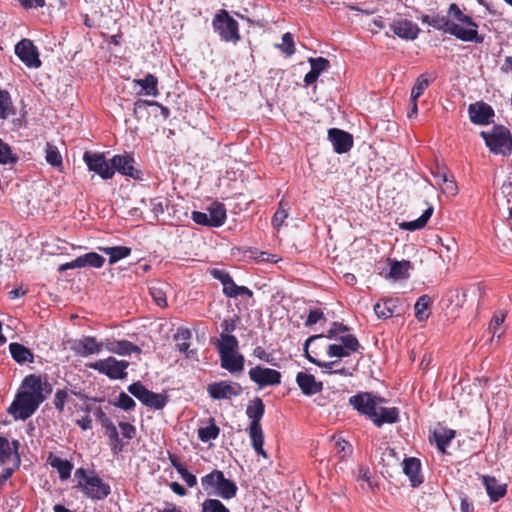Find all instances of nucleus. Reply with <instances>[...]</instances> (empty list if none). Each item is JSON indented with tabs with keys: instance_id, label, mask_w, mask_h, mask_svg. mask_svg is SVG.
<instances>
[{
	"instance_id": "nucleus-1",
	"label": "nucleus",
	"mask_w": 512,
	"mask_h": 512,
	"mask_svg": "<svg viewBox=\"0 0 512 512\" xmlns=\"http://www.w3.org/2000/svg\"><path fill=\"white\" fill-rule=\"evenodd\" d=\"M382 398L372 393H358L349 399L350 404L361 414L366 415L377 427L384 424L396 423L399 419V410L396 407H381Z\"/></svg>"
},
{
	"instance_id": "nucleus-2",
	"label": "nucleus",
	"mask_w": 512,
	"mask_h": 512,
	"mask_svg": "<svg viewBox=\"0 0 512 512\" xmlns=\"http://www.w3.org/2000/svg\"><path fill=\"white\" fill-rule=\"evenodd\" d=\"M64 345L65 350L73 352H141L138 346L126 340L98 342L93 337H83L81 339L68 340Z\"/></svg>"
},
{
	"instance_id": "nucleus-3",
	"label": "nucleus",
	"mask_w": 512,
	"mask_h": 512,
	"mask_svg": "<svg viewBox=\"0 0 512 512\" xmlns=\"http://www.w3.org/2000/svg\"><path fill=\"white\" fill-rule=\"evenodd\" d=\"M327 338H335L340 341V344H327V352H344V349L357 352L360 347L357 338L348 332L347 326L334 322L328 336L319 334L309 337L304 343L303 352H308L312 343L325 342Z\"/></svg>"
},
{
	"instance_id": "nucleus-4",
	"label": "nucleus",
	"mask_w": 512,
	"mask_h": 512,
	"mask_svg": "<svg viewBox=\"0 0 512 512\" xmlns=\"http://www.w3.org/2000/svg\"><path fill=\"white\" fill-rule=\"evenodd\" d=\"M204 493L210 498L230 500L236 497L238 492L237 484L225 477L223 471L213 469L200 479Z\"/></svg>"
},
{
	"instance_id": "nucleus-5",
	"label": "nucleus",
	"mask_w": 512,
	"mask_h": 512,
	"mask_svg": "<svg viewBox=\"0 0 512 512\" xmlns=\"http://www.w3.org/2000/svg\"><path fill=\"white\" fill-rule=\"evenodd\" d=\"M265 412V405L261 398L255 397L249 402L246 409V415L251 420L248 428V434L252 447L257 455L264 459L268 458L266 451L263 449L264 433L261 427V419Z\"/></svg>"
},
{
	"instance_id": "nucleus-6",
	"label": "nucleus",
	"mask_w": 512,
	"mask_h": 512,
	"mask_svg": "<svg viewBox=\"0 0 512 512\" xmlns=\"http://www.w3.org/2000/svg\"><path fill=\"white\" fill-rule=\"evenodd\" d=\"M75 476L78 478L76 488L87 498L91 500H103L110 495V485L104 482L94 471L87 473L85 469L78 468L75 472Z\"/></svg>"
},
{
	"instance_id": "nucleus-7",
	"label": "nucleus",
	"mask_w": 512,
	"mask_h": 512,
	"mask_svg": "<svg viewBox=\"0 0 512 512\" xmlns=\"http://www.w3.org/2000/svg\"><path fill=\"white\" fill-rule=\"evenodd\" d=\"M448 14L451 17L452 25L457 26V29L466 33L468 37L462 38V36H460L456 37L457 39L476 44H482L484 42V36L478 33V24L469 15L464 14L457 4L452 3L449 6Z\"/></svg>"
},
{
	"instance_id": "nucleus-8",
	"label": "nucleus",
	"mask_w": 512,
	"mask_h": 512,
	"mask_svg": "<svg viewBox=\"0 0 512 512\" xmlns=\"http://www.w3.org/2000/svg\"><path fill=\"white\" fill-rule=\"evenodd\" d=\"M480 136L492 153L503 156L511 154L512 135L505 126L495 125L490 132H480Z\"/></svg>"
},
{
	"instance_id": "nucleus-9",
	"label": "nucleus",
	"mask_w": 512,
	"mask_h": 512,
	"mask_svg": "<svg viewBox=\"0 0 512 512\" xmlns=\"http://www.w3.org/2000/svg\"><path fill=\"white\" fill-rule=\"evenodd\" d=\"M212 26L222 41L236 44L240 40L238 22L226 10L222 9L215 14Z\"/></svg>"
},
{
	"instance_id": "nucleus-10",
	"label": "nucleus",
	"mask_w": 512,
	"mask_h": 512,
	"mask_svg": "<svg viewBox=\"0 0 512 512\" xmlns=\"http://www.w3.org/2000/svg\"><path fill=\"white\" fill-rule=\"evenodd\" d=\"M43 401L44 400L39 399L34 395L21 391L16 395L15 400L11 403L8 408V412L13 415L16 420H26L35 413Z\"/></svg>"
},
{
	"instance_id": "nucleus-11",
	"label": "nucleus",
	"mask_w": 512,
	"mask_h": 512,
	"mask_svg": "<svg viewBox=\"0 0 512 512\" xmlns=\"http://www.w3.org/2000/svg\"><path fill=\"white\" fill-rule=\"evenodd\" d=\"M83 161L89 171H93L103 180L111 179L114 176L112 162L108 161L103 153L85 151Z\"/></svg>"
},
{
	"instance_id": "nucleus-12",
	"label": "nucleus",
	"mask_w": 512,
	"mask_h": 512,
	"mask_svg": "<svg viewBox=\"0 0 512 512\" xmlns=\"http://www.w3.org/2000/svg\"><path fill=\"white\" fill-rule=\"evenodd\" d=\"M17 109L13 103L12 96L9 91L0 87V119L7 120L13 118V128L20 129L26 126L25 114L26 112L20 113L19 117H15Z\"/></svg>"
},
{
	"instance_id": "nucleus-13",
	"label": "nucleus",
	"mask_w": 512,
	"mask_h": 512,
	"mask_svg": "<svg viewBox=\"0 0 512 512\" xmlns=\"http://www.w3.org/2000/svg\"><path fill=\"white\" fill-rule=\"evenodd\" d=\"M89 367L97 370L99 373L105 374L110 379H123L127 376L125 370L128 367V363L118 361L113 357H108L107 359L90 364Z\"/></svg>"
},
{
	"instance_id": "nucleus-14",
	"label": "nucleus",
	"mask_w": 512,
	"mask_h": 512,
	"mask_svg": "<svg viewBox=\"0 0 512 512\" xmlns=\"http://www.w3.org/2000/svg\"><path fill=\"white\" fill-rule=\"evenodd\" d=\"M249 378L260 388L266 386H277L281 383V373L275 369L262 367L260 365L251 368L248 372Z\"/></svg>"
},
{
	"instance_id": "nucleus-15",
	"label": "nucleus",
	"mask_w": 512,
	"mask_h": 512,
	"mask_svg": "<svg viewBox=\"0 0 512 512\" xmlns=\"http://www.w3.org/2000/svg\"><path fill=\"white\" fill-rule=\"evenodd\" d=\"M15 54L28 68H39L42 64L37 47L29 39H22L15 45Z\"/></svg>"
},
{
	"instance_id": "nucleus-16",
	"label": "nucleus",
	"mask_w": 512,
	"mask_h": 512,
	"mask_svg": "<svg viewBox=\"0 0 512 512\" xmlns=\"http://www.w3.org/2000/svg\"><path fill=\"white\" fill-rule=\"evenodd\" d=\"M422 23L428 24L432 26L434 29L443 31L444 33H448L454 37L468 38L466 33L461 32L457 29V26L452 25L451 17L448 18L444 15H423L421 17Z\"/></svg>"
},
{
	"instance_id": "nucleus-17",
	"label": "nucleus",
	"mask_w": 512,
	"mask_h": 512,
	"mask_svg": "<svg viewBox=\"0 0 512 512\" xmlns=\"http://www.w3.org/2000/svg\"><path fill=\"white\" fill-rule=\"evenodd\" d=\"M468 114L473 124L488 125L492 122L494 110L489 104L479 101L469 105Z\"/></svg>"
},
{
	"instance_id": "nucleus-18",
	"label": "nucleus",
	"mask_w": 512,
	"mask_h": 512,
	"mask_svg": "<svg viewBox=\"0 0 512 512\" xmlns=\"http://www.w3.org/2000/svg\"><path fill=\"white\" fill-rule=\"evenodd\" d=\"M389 27L394 35L404 40H414L420 32L416 23L403 18L393 20Z\"/></svg>"
},
{
	"instance_id": "nucleus-19",
	"label": "nucleus",
	"mask_w": 512,
	"mask_h": 512,
	"mask_svg": "<svg viewBox=\"0 0 512 512\" xmlns=\"http://www.w3.org/2000/svg\"><path fill=\"white\" fill-rule=\"evenodd\" d=\"M209 396L214 400L230 399L240 392L238 384L229 381L213 382L208 385Z\"/></svg>"
},
{
	"instance_id": "nucleus-20",
	"label": "nucleus",
	"mask_w": 512,
	"mask_h": 512,
	"mask_svg": "<svg viewBox=\"0 0 512 512\" xmlns=\"http://www.w3.org/2000/svg\"><path fill=\"white\" fill-rule=\"evenodd\" d=\"M111 162L114 173L117 171L120 174L133 179L141 178V171L134 167V159L130 155H115L112 157Z\"/></svg>"
},
{
	"instance_id": "nucleus-21",
	"label": "nucleus",
	"mask_w": 512,
	"mask_h": 512,
	"mask_svg": "<svg viewBox=\"0 0 512 512\" xmlns=\"http://www.w3.org/2000/svg\"><path fill=\"white\" fill-rule=\"evenodd\" d=\"M304 355L307 357V359L310 362L327 369V371L329 373H335V374H340V375H352V371L354 370L353 365H350L347 367L342 362V358L348 357L350 354H330L331 356H336L337 359L333 360V361H329V362L317 361L316 359H314L311 356V354H304Z\"/></svg>"
},
{
	"instance_id": "nucleus-22",
	"label": "nucleus",
	"mask_w": 512,
	"mask_h": 512,
	"mask_svg": "<svg viewBox=\"0 0 512 512\" xmlns=\"http://www.w3.org/2000/svg\"><path fill=\"white\" fill-rule=\"evenodd\" d=\"M328 138L333 145L334 151L338 154L348 152L353 146L352 135L337 128L329 129Z\"/></svg>"
},
{
	"instance_id": "nucleus-23",
	"label": "nucleus",
	"mask_w": 512,
	"mask_h": 512,
	"mask_svg": "<svg viewBox=\"0 0 512 512\" xmlns=\"http://www.w3.org/2000/svg\"><path fill=\"white\" fill-rule=\"evenodd\" d=\"M295 380L301 392L306 396L315 395L323 390V383L316 381L312 374L303 371L298 372Z\"/></svg>"
},
{
	"instance_id": "nucleus-24",
	"label": "nucleus",
	"mask_w": 512,
	"mask_h": 512,
	"mask_svg": "<svg viewBox=\"0 0 512 512\" xmlns=\"http://www.w3.org/2000/svg\"><path fill=\"white\" fill-rule=\"evenodd\" d=\"M47 387V392L50 393L52 391V387L47 382L44 383ZM23 391L34 395L35 397L45 400V396L43 395V382L41 376L30 374L26 376L22 382Z\"/></svg>"
},
{
	"instance_id": "nucleus-25",
	"label": "nucleus",
	"mask_w": 512,
	"mask_h": 512,
	"mask_svg": "<svg viewBox=\"0 0 512 512\" xmlns=\"http://www.w3.org/2000/svg\"><path fill=\"white\" fill-rule=\"evenodd\" d=\"M483 485L487 494L492 502H497L505 496L507 492V485L500 483L495 477L482 476Z\"/></svg>"
},
{
	"instance_id": "nucleus-26",
	"label": "nucleus",
	"mask_w": 512,
	"mask_h": 512,
	"mask_svg": "<svg viewBox=\"0 0 512 512\" xmlns=\"http://www.w3.org/2000/svg\"><path fill=\"white\" fill-rule=\"evenodd\" d=\"M403 471L409 477L412 487H418L423 483V477L420 474V460L414 457L406 458L403 462Z\"/></svg>"
},
{
	"instance_id": "nucleus-27",
	"label": "nucleus",
	"mask_w": 512,
	"mask_h": 512,
	"mask_svg": "<svg viewBox=\"0 0 512 512\" xmlns=\"http://www.w3.org/2000/svg\"><path fill=\"white\" fill-rule=\"evenodd\" d=\"M46 462L53 469L57 470L61 480H67L70 478L71 472L73 470V464L70 461L58 457L53 452H49Z\"/></svg>"
},
{
	"instance_id": "nucleus-28",
	"label": "nucleus",
	"mask_w": 512,
	"mask_h": 512,
	"mask_svg": "<svg viewBox=\"0 0 512 512\" xmlns=\"http://www.w3.org/2000/svg\"><path fill=\"white\" fill-rule=\"evenodd\" d=\"M311 70L305 75V86H310L320 76V74L329 67V61L323 57L309 58Z\"/></svg>"
},
{
	"instance_id": "nucleus-29",
	"label": "nucleus",
	"mask_w": 512,
	"mask_h": 512,
	"mask_svg": "<svg viewBox=\"0 0 512 512\" xmlns=\"http://www.w3.org/2000/svg\"><path fill=\"white\" fill-rule=\"evenodd\" d=\"M388 265L390 266V271L387 277L392 278L394 280H403L409 277V271L412 269V265L408 260H387Z\"/></svg>"
},
{
	"instance_id": "nucleus-30",
	"label": "nucleus",
	"mask_w": 512,
	"mask_h": 512,
	"mask_svg": "<svg viewBox=\"0 0 512 512\" xmlns=\"http://www.w3.org/2000/svg\"><path fill=\"white\" fill-rule=\"evenodd\" d=\"M207 214L211 222V227H221L224 225L227 218L225 205L217 201L208 206Z\"/></svg>"
},
{
	"instance_id": "nucleus-31",
	"label": "nucleus",
	"mask_w": 512,
	"mask_h": 512,
	"mask_svg": "<svg viewBox=\"0 0 512 512\" xmlns=\"http://www.w3.org/2000/svg\"><path fill=\"white\" fill-rule=\"evenodd\" d=\"M221 367L230 373L241 372L244 367L243 354H220Z\"/></svg>"
},
{
	"instance_id": "nucleus-32",
	"label": "nucleus",
	"mask_w": 512,
	"mask_h": 512,
	"mask_svg": "<svg viewBox=\"0 0 512 512\" xmlns=\"http://www.w3.org/2000/svg\"><path fill=\"white\" fill-rule=\"evenodd\" d=\"M134 83L142 88L145 95L158 96V79L151 73L145 75L143 79H135Z\"/></svg>"
},
{
	"instance_id": "nucleus-33",
	"label": "nucleus",
	"mask_w": 512,
	"mask_h": 512,
	"mask_svg": "<svg viewBox=\"0 0 512 512\" xmlns=\"http://www.w3.org/2000/svg\"><path fill=\"white\" fill-rule=\"evenodd\" d=\"M70 394H74L75 396H78L81 399L87 398L84 394L80 392L68 390L67 388L58 389L55 392L53 399L54 407L58 412L62 413L64 411L65 405L70 399Z\"/></svg>"
},
{
	"instance_id": "nucleus-34",
	"label": "nucleus",
	"mask_w": 512,
	"mask_h": 512,
	"mask_svg": "<svg viewBox=\"0 0 512 512\" xmlns=\"http://www.w3.org/2000/svg\"><path fill=\"white\" fill-rule=\"evenodd\" d=\"M100 251L109 255V264L113 265L131 254V248L126 246L100 247Z\"/></svg>"
},
{
	"instance_id": "nucleus-35",
	"label": "nucleus",
	"mask_w": 512,
	"mask_h": 512,
	"mask_svg": "<svg viewBox=\"0 0 512 512\" xmlns=\"http://www.w3.org/2000/svg\"><path fill=\"white\" fill-rule=\"evenodd\" d=\"M191 337L192 333L188 328L180 327L177 329V332L173 335V339L179 352H194L193 350L188 351Z\"/></svg>"
},
{
	"instance_id": "nucleus-36",
	"label": "nucleus",
	"mask_w": 512,
	"mask_h": 512,
	"mask_svg": "<svg viewBox=\"0 0 512 512\" xmlns=\"http://www.w3.org/2000/svg\"><path fill=\"white\" fill-rule=\"evenodd\" d=\"M433 214V207L429 206L422 215L413 221H407L400 224V227L404 230L415 231L425 227L430 217Z\"/></svg>"
},
{
	"instance_id": "nucleus-37",
	"label": "nucleus",
	"mask_w": 512,
	"mask_h": 512,
	"mask_svg": "<svg viewBox=\"0 0 512 512\" xmlns=\"http://www.w3.org/2000/svg\"><path fill=\"white\" fill-rule=\"evenodd\" d=\"M455 437V431L452 429H440L433 433V438L436 442V446L441 453L446 452V448Z\"/></svg>"
},
{
	"instance_id": "nucleus-38",
	"label": "nucleus",
	"mask_w": 512,
	"mask_h": 512,
	"mask_svg": "<svg viewBox=\"0 0 512 512\" xmlns=\"http://www.w3.org/2000/svg\"><path fill=\"white\" fill-rule=\"evenodd\" d=\"M398 300L389 298L383 303L377 302L374 305V311L378 318L387 319L393 316Z\"/></svg>"
},
{
	"instance_id": "nucleus-39",
	"label": "nucleus",
	"mask_w": 512,
	"mask_h": 512,
	"mask_svg": "<svg viewBox=\"0 0 512 512\" xmlns=\"http://www.w3.org/2000/svg\"><path fill=\"white\" fill-rule=\"evenodd\" d=\"M80 268L93 267L101 268L105 263V258L96 252H89L78 256Z\"/></svg>"
},
{
	"instance_id": "nucleus-40",
	"label": "nucleus",
	"mask_w": 512,
	"mask_h": 512,
	"mask_svg": "<svg viewBox=\"0 0 512 512\" xmlns=\"http://www.w3.org/2000/svg\"><path fill=\"white\" fill-rule=\"evenodd\" d=\"M290 206L284 199L280 200L278 209L272 218V225L275 229L279 230L283 225L285 219L288 217Z\"/></svg>"
},
{
	"instance_id": "nucleus-41",
	"label": "nucleus",
	"mask_w": 512,
	"mask_h": 512,
	"mask_svg": "<svg viewBox=\"0 0 512 512\" xmlns=\"http://www.w3.org/2000/svg\"><path fill=\"white\" fill-rule=\"evenodd\" d=\"M201 512H231L218 498H206L201 503Z\"/></svg>"
},
{
	"instance_id": "nucleus-42",
	"label": "nucleus",
	"mask_w": 512,
	"mask_h": 512,
	"mask_svg": "<svg viewBox=\"0 0 512 512\" xmlns=\"http://www.w3.org/2000/svg\"><path fill=\"white\" fill-rule=\"evenodd\" d=\"M166 284L158 283L156 285H152L149 288V292L154 302L161 308L167 307V297L165 287Z\"/></svg>"
},
{
	"instance_id": "nucleus-43",
	"label": "nucleus",
	"mask_w": 512,
	"mask_h": 512,
	"mask_svg": "<svg viewBox=\"0 0 512 512\" xmlns=\"http://www.w3.org/2000/svg\"><path fill=\"white\" fill-rule=\"evenodd\" d=\"M218 352H237L238 340L234 335H221L218 341Z\"/></svg>"
},
{
	"instance_id": "nucleus-44",
	"label": "nucleus",
	"mask_w": 512,
	"mask_h": 512,
	"mask_svg": "<svg viewBox=\"0 0 512 512\" xmlns=\"http://www.w3.org/2000/svg\"><path fill=\"white\" fill-rule=\"evenodd\" d=\"M168 402V397L163 394L150 391L144 405L155 410H162Z\"/></svg>"
},
{
	"instance_id": "nucleus-45",
	"label": "nucleus",
	"mask_w": 512,
	"mask_h": 512,
	"mask_svg": "<svg viewBox=\"0 0 512 512\" xmlns=\"http://www.w3.org/2000/svg\"><path fill=\"white\" fill-rule=\"evenodd\" d=\"M19 157L13 153L11 147L0 138V164H16Z\"/></svg>"
},
{
	"instance_id": "nucleus-46",
	"label": "nucleus",
	"mask_w": 512,
	"mask_h": 512,
	"mask_svg": "<svg viewBox=\"0 0 512 512\" xmlns=\"http://www.w3.org/2000/svg\"><path fill=\"white\" fill-rule=\"evenodd\" d=\"M220 433L219 427L214 423V419H211V424L206 427L198 429V437L202 442H208L215 440Z\"/></svg>"
},
{
	"instance_id": "nucleus-47",
	"label": "nucleus",
	"mask_w": 512,
	"mask_h": 512,
	"mask_svg": "<svg viewBox=\"0 0 512 512\" xmlns=\"http://www.w3.org/2000/svg\"><path fill=\"white\" fill-rule=\"evenodd\" d=\"M104 429H105L107 436L109 437V439L111 441L112 451L114 453H118V452L122 451L123 443L121 442V440L119 438V434H118L117 428L114 425V423L113 422L110 423L109 425L105 426Z\"/></svg>"
},
{
	"instance_id": "nucleus-48",
	"label": "nucleus",
	"mask_w": 512,
	"mask_h": 512,
	"mask_svg": "<svg viewBox=\"0 0 512 512\" xmlns=\"http://www.w3.org/2000/svg\"><path fill=\"white\" fill-rule=\"evenodd\" d=\"M435 78L427 79L425 74H421L417 79L415 84L411 90V97L413 100H418V98L423 94V92L428 88L430 83L434 81Z\"/></svg>"
},
{
	"instance_id": "nucleus-49",
	"label": "nucleus",
	"mask_w": 512,
	"mask_h": 512,
	"mask_svg": "<svg viewBox=\"0 0 512 512\" xmlns=\"http://www.w3.org/2000/svg\"><path fill=\"white\" fill-rule=\"evenodd\" d=\"M430 304V297L426 294L420 296L414 305L415 317L419 321H423L428 318L426 313Z\"/></svg>"
},
{
	"instance_id": "nucleus-50",
	"label": "nucleus",
	"mask_w": 512,
	"mask_h": 512,
	"mask_svg": "<svg viewBox=\"0 0 512 512\" xmlns=\"http://www.w3.org/2000/svg\"><path fill=\"white\" fill-rule=\"evenodd\" d=\"M505 317V314L502 312L495 313L494 316L492 317L488 327V333L491 334V342L494 341V337L496 335L497 339H500L501 333L499 332V328L504 323Z\"/></svg>"
},
{
	"instance_id": "nucleus-51",
	"label": "nucleus",
	"mask_w": 512,
	"mask_h": 512,
	"mask_svg": "<svg viewBox=\"0 0 512 512\" xmlns=\"http://www.w3.org/2000/svg\"><path fill=\"white\" fill-rule=\"evenodd\" d=\"M128 392L131 393L135 398H137L142 404L147 399L150 390L147 389L141 382H134L130 384L127 388Z\"/></svg>"
},
{
	"instance_id": "nucleus-52",
	"label": "nucleus",
	"mask_w": 512,
	"mask_h": 512,
	"mask_svg": "<svg viewBox=\"0 0 512 512\" xmlns=\"http://www.w3.org/2000/svg\"><path fill=\"white\" fill-rule=\"evenodd\" d=\"M46 161L53 167H60L62 166V156L59 153L57 147L47 144L46 147Z\"/></svg>"
},
{
	"instance_id": "nucleus-53",
	"label": "nucleus",
	"mask_w": 512,
	"mask_h": 512,
	"mask_svg": "<svg viewBox=\"0 0 512 512\" xmlns=\"http://www.w3.org/2000/svg\"><path fill=\"white\" fill-rule=\"evenodd\" d=\"M114 406L121 408L125 411H130L135 408L136 402L127 393L121 392L118 395L117 400L114 402Z\"/></svg>"
},
{
	"instance_id": "nucleus-54",
	"label": "nucleus",
	"mask_w": 512,
	"mask_h": 512,
	"mask_svg": "<svg viewBox=\"0 0 512 512\" xmlns=\"http://www.w3.org/2000/svg\"><path fill=\"white\" fill-rule=\"evenodd\" d=\"M12 457V448L7 438L0 436V464L4 465Z\"/></svg>"
},
{
	"instance_id": "nucleus-55",
	"label": "nucleus",
	"mask_w": 512,
	"mask_h": 512,
	"mask_svg": "<svg viewBox=\"0 0 512 512\" xmlns=\"http://www.w3.org/2000/svg\"><path fill=\"white\" fill-rule=\"evenodd\" d=\"M326 321L323 311L320 308L310 309L305 320V327H311L321 321Z\"/></svg>"
},
{
	"instance_id": "nucleus-56",
	"label": "nucleus",
	"mask_w": 512,
	"mask_h": 512,
	"mask_svg": "<svg viewBox=\"0 0 512 512\" xmlns=\"http://www.w3.org/2000/svg\"><path fill=\"white\" fill-rule=\"evenodd\" d=\"M277 46L287 56H291L295 53L294 41H293V37L290 33H285L282 36V43Z\"/></svg>"
},
{
	"instance_id": "nucleus-57",
	"label": "nucleus",
	"mask_w": 512,
	"mask_h": 512,
	"mask_svg": "<svg viewBox=\"0 0 512 512\" xmlns=\"http://www.w3.org/2000/svg\"><path fill=\"white\" fill-rule=\"evenodd\" d=\"M357 481H365L372 492H375L377 485L374 483L368 467L360 466L358 469Z\"/></svg>"
},
{
	"instance_id": "nucleus-58",
	"label": "nucleus",
	"mask_w": 512,
	"mask_h": 512,
	"mask_svg": "<svg viewBox=\"0 0 512 512\" xmlns=\"http://www.w3.org/2000/svg\"><path fill=\"white\" fill-rule=\"evenodd\" d=\"M155 101L139 99L134 103L133 114L136 118H141L148 114L147 107L154 105Z\"/></svg>"
},
{
	"instance_id": "nucleus-59",
	"label": "nucleus",
	"mask_w": 512,
	"mask_h": 512,
	"mask_svg": "<svg viewBox=\"0 0 512 512\" xmlns=\"http://www.w3.org/2000/svg\"><path fill=\"white\" fill-rule=\"evenodd\" d=\"M21 464V458L20 456H14L13 458V466L12 467H6L3 469L2 473L0 474V483L3 485L5 482L12 477L13 473L20 467Z\"/></svg>"
},
{
	"instance_id": "nucleus-60",
	"label": "nucleus",
	"mask_w": 512,
	"mask_h": 512,
	"mask_svg": "<svg viewBox=\"0 0 512 512\" xmlns=\"http://www.w3.org/2000/svg\"><path fill=\"white\" fill-rule=\"evenodd\" d=\"M442 186H440L442 192L447 196H455L458 192V187L453 177L443 178Z\"/></svg>"
},
{
	"instance_id": "nucleus-61",
	"label": "nucleus",
	"mask_w": 512,
	"mask_h": 512,
	"mask_svg": "<svg viewBox=\"0 0 512 512\" xmlns=\"http://www.w3.org/2000/svg\"><path fill=\"white\" fill-rule=\"evenodd\" d=\"M191 218L198 225L211 227V222L206 212L193 211Z\"/></svg>"
},
{
	"instance_id": "nucleus-62",
	"label": "nucleus",
	"mask_w": 512,
	"mask_h": 512,
	"mask_svg": "<svg viewBox=\"0 0 512 512\" xmlns=\"http://www.w3.org/2000/svg\"><path fill=\"white\" fill-rule=\"evenodd\" d=\"M119 428L121 429L122 435L129 440L136 436L135 426L128 422H120Z\"/></svg>"
},
{
	"instance_id": "nucleus-63",
	"label": "nucleus",
	"mask_w": 512,
	"mask_h": 512,
	"mask_svg": "<svg viewBox=\"0 0 512 512\" xmlns=\"http://www.w3.org/2000/svg\"><path fill=\"white\" fill-rule=\"evenodd\" d=\"M94 416L103 428L112 423L111 419L107 416L101 407H97L94 410Z\"/></svg>"
},
{
	"instance_id": "nucleus-64",
	"label": "nucleus",
	"mask_w": 512,
	"mask_h": 512,
	"mask_svg": "<svg viewBox=\"0 0 512 512\" xmlns=\"http://www.w3.org/2000/svg\"><path fill=\"white\" fill-rule=\"evenodd\" d=\"M182 471L179 473L181 478L184 480V482L187 484L188 487L192 488L196 486L197 484V478L195 475L190 473L187 468L181 469Z\"/></svg>"
}]
</instances>
